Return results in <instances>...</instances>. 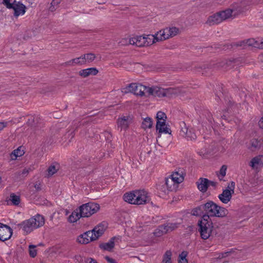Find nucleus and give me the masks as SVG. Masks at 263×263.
Instances as JSON below:
<instances>
[{"label": "nucleus", "instance_id": "nucleus-50", "mask_svg": "<svg viewBox=\"0 0 263 263\" xmlns=\"http://www.w3.org/2000/svg\"><path fill=\"white\" fill-rule=\"evenodd\" d=\"M231 109L232 110H233V109H234V108H235L236 105H234L233 103H231Z\"/></svg>", "mask_w": 263, "mask_h": 263}, {"label": "nucleus", "instance_id": "nucleus-38", "mask_svg": "<svg viewBox=\"0 0 263 263\" xmlns=\"http://www.w3.org/2000/svg\"><path fill=\"white\" fill-rule=\"evenodd\" d=\"M156 119L157 121H166V116L164 112L159 111L157 114Z\"/></svg>", "mask_w": 263, "mask_h": 263}, {"label": "nucleus", "instance_id": "nucleus-5", "mask_svg": "<svg viewBox=\"0 0 263 263\" xmlns=\"http://www.w3.org/2000/svg\"><path fill=\"white\" fill-rule=\"evenodd\" d=\"M146 87L139 83H132L128 86L122 88L121 91L123 93H133L136 96H144L147 95V89Z\"/></svg>", "mask_w": 263, "mask_h": 263}, {"label": "nucleus", "instance_id": "nucleus-36", "mask_svg": "<svg viewBox=\"0 0 263 263\" xmlns=\"http://www.w3.org/2000/svg\"><path fill=\"white\" fill-rule=\"evenodd\" d=\"M227 170V166L226 165H223L220 168L219 173L217 174L218 177L219 179V180H223V178L226 175Z\"/></svg>", "mask_w": 263, "mask_h": 263}, {"label": "nucleus", "instance_id": "nucleus-49", "mask_svg": "<svg viewBox=\"0 0 263 263\" xmlns=\"http://www.w3.org/2000/svg\"><path fill=\"white\" fill-rule=\"evenodd\" d=\"M231 254H232V253L231 252H224V253L221 254V257L222 258L226 257L227 256H228L229 255H231Z\"/></svg>", "mask_w": 263, "mask_h": 263}, {"label": "nucleus", "instance_id": "nucleus-18", "mask_svg": "<svg viewBox=\"0 0 263 263\" xmlns=\"http://www.w3.org/2000/svg\"><path fill=\"white\" fill-rule=\"evenodd\" d=\"M131 121L132 118L130 116H122L119 118L117 121L118 128L121 130L126 129Z\"/></svg>", "mask_w": 263, "mask_h": 263}, {"label": "nucleus", "instance_id": "nucleus-11", "mask_svg": "<svg viewBox=\"0 0 263 263\" xmlns=\"http://www.w3.org/2000/svg\"><path fill=\"white\" fill-rule=\"evenodd\" d=\"M177 227V226L176 223H172L162 225L155 230L154 234L156 237H160L170 231H173Z\"/></svg>", "mask_w": 263, "mask_h": 263}, {"label": "nucleus", "instance_id": "nucleus-46", "mask_svg": "<svg viewBox=\"0 0 263 263\" xmlns=\"http://www.w3.org/2000/svg\"><path fill=\"white\" fill-rule=\"evenodd\" d=\"M85 263H97V261L91 258L87 259L85 260Z\"/></svg>", "mask_w": 263, "mask_h": 263}, {"label": "nucleus", "instance_id": "nucleus-21", "mask_svg": "<svg viewBox=\"0 0 263 263\" xmlns=\"http://www.w3.org/2000/svg\"><path fill=\"white\" fill-rule=\"evenodd\" d=\"M246 44L249 46L263 48V38L250 39L246 41Z\"/></svg>", "mask_w": 263, "mask_h": 263}, {"label": "nucleus", "instance_id": "nucleus-43", "mask_svg": "<svg viewBox=\"0 0 263 263\" xmlns=\"http://www.w3.org/2000/svg\"><path fill=\"white\" fill-rule=\"evenodd\" d=\"M192 215L194 216H199L202 213V209L201 206H198L194 209L192 211Z\"/></svg>", "mask_w": 263, "mask_h": 263}, {"label": "nucleus", "instance_id": "nucleus-52", "mask_svg": "<svg viewBox=\"0 0 263 263\" xmlns=\"http://www.w3.org/2000/svg\"><path fill=\"white\" fill-rule=\"evenodd\" d=\"M27 173H28V171L26 170V169H25V170H23V171L22 174H26Z\"/></svg>", "mask_w": 263, "mask_h": 263}, {"label": "nucleus", "instance_id": "nucleus-32", "mask_svg": "<svg viewBox=\"0 0 263 263\" xmlns=\"http://www.w3.org/2000/svg\"><path fill=\"white\" fill-rule=\"evenodd\" d=\"M59 165L58 164H52L49 166L47 170V176L48 177L52 176L53 175L55 174L59 170Z\"/></svg>", "mask_w": 263, "mask_h": 263}, {"label": "nucleus", "instance_id": "nucleus-22", "mask_svg": "<svg viewBox=\"0 0 263 263\" xmlns=\"http://www.w3.org/2000/svg\"><path fill=\"white\" fill-rule=\"evenodd\" d=\"M198 190L204 193L207 191L209 185V180L206 178H200L196 182Z\"/></svg>", "mask_w": 263, "mask_h": 263}, {"label": "nucleus", "instance_id": "nucleus-10", "mask_svg": "<svg viewBox=\"0 0 263 263\" xmlns=\"http://www.w3.org/2000/svg\"><path fill=\"white\" fill-rule=\"evenodd\" d=\"M144 36H137L129 39H123L121 42L122 45L130 44L138 47H143L145 45Z\"/></svg>", "mask_w": 263, "mask_h": 263}, {"label": "nucleus", "instance_id": "nucleus-24", "mask_svg": "<svg viewBox=\"0 0 263 263\" xmlns=\"http://www.w3.org/2000/svg\"><path fill=\"white\" fill-rule=\"evenodd\" d=\"M221 22L222 20L219 12L210 16L207 20V23L210 25L219 24Z\"/></svg>", "mask_w": 263, "mask_h": 263}, {"label": "nucleus", "instance_id": "nucleus-6", "mask_svg": "<svg viewBox=\"0 0 263 263\" xmlns=\"http://www.w3.org/2000/svg\"><path fill=\"white\" fill-rule=\"evenodd\" d=\"M147 95H152L155 97H163L165 96H171L173 95L177 94L176 90L173 88H163L161 87L154 86L149 87L147 89Z\"/></svg>", "mask_w": 263, "mask_h": 263}, {"label": "nucleus", "instance_id": "nucleus-3", "mask_svg": "<svg viewBox=\"0 0 263 263\" xmlns=\"http://www.w3.org/2000/svg\"><path fill=\"white\" fill-rule=\"evenodd\" d=\"M204 210L206 214L203 216L222 218L228 214V210L223 207L220 206L214 202L210 201L203 205Z\"/></svg>", "mask_w": 263, "mask_h": 263}, {"label": "nucleus", "instance_id": "nucleus-53", "mask_svg": "<svg viewBox=\"0 0 263 263\" xmlns=\"http://www.w3.org/2000/svg\"><path fill=\"white\" fill-rule=\"evenodd\" d=\"M2 178L1 176H0V183L2 182Z\"/></svg>", "mask_w": 263, "mask_h": 263}, {"label": "nucleus", "instance_id": "nucleus-45", "mask_svg": "<svg viewBox=\"0 0 263 263\" xmlns=\"http://www.w3.org/2000/svg\"><path fill=\"white\" fill-rule=\"evenodd\" d=\"M105 259H106V260L108 262H109L110 263H117L115 259H114L113 258H110L108 256H106Z\"/></svg>", "mask_w": 263, "mask_h": 263}, {"label": "nucleus", "instance_id": "nucleus-37", "mask_svg": "<svg viewBox=\"0 0 263 263\" xmlns=\"http://www.w3.org/2000/svg\"><path fill=\"white\" fill-rule=\"evenodd\" d=\"M165 184L168 191L172 190L176 185L174 184L173 181L171 180V178L170 177L165 179Z\"/></svg>", "mask_w": 263, "mask_h": 263}, {"label": "nucleus", "instance_id": "nucleus-19", "mask_svg": "<svg viewBox=\"0 0 263 263\" xmlns=\"http://www.w3.org/2000/svg\"><path fill=\"white\" fill-rule=\"evenodd\" d=\"M180 135L185 137L188 140H195L196 135L192 128H188L186 127H182L180 130Z\"/></svg>", "mask_w": 263, "mask_h": 263}, {"label": "nucleus", "instance_id": "nucleus-29", "mask_svg": "<svg viewBox=\"0 0 263 263\" xmlns=\"http://www.w3.org/2000/svg\"><path fill=\"white\" fill-rule=\"evenodd\" d=\"M153 124V122L152 119L151 118L147 117L143 119L142 122L141 127L142 128L146 130L147 129L151 128L152 127Z\"/></svg>", "mask_w": 263, "mask_h": 263}, {"label": "nucleus", "instance_id": "nucleus-16", "mask_svg": "<svg viewBox=\"0 0 263 263\" xmlns=\"http://www.w3.org/2000/svg\"><path fill=\"white\" fill-rule=\"evenodd\" d=\"M106 228V226L104 223H100L96 226L90 232H92L91 234L93 238L95 240H97L101 236L103 235Z\"/></svg>", "mask_w": 263, "mask_h": 263}, {"label": "nucleus", "instance_id": "nucleus-51", "mask_svg": "<svg viewBox=\"0 0 263 263\" xmlns=\"http://www.w3.org/2000/svg\"><path fill=\"white\" fill-rule=\"evenodd\" d=\"M211 184L213 186H215L216 185V183L214 182L213 181H209V185Z\"/></svg>", "mask_w": 263, "mask_h": 263}, {"label": "nucleus", "instance_id": "nucleus-12", "mask_svg": "<svg viewBox=\"0 0 263 263\" xmlns=\"http://www.w3.org/2000/svg\"><path fill=\"white\" fill-rule=\"evenodd\" d=\"M12 229L4 224L0 223V240L5 241L9 239L12 235Z\"/></svg>", "mask_w": 263, "mask_h": 263}, {"label": "nucleus", "instance_id": "nucleus-40", "mask_svg": "<svg viewBox=\"0 0 263 263\" xmlns=\"http://www.w3.org/2000/svg\"><path fill=\"white\" fill-rule=\"evenodd\" d=\"M261 143L260 140L257 139H253L251 141V147L257 148L260 147Z\"/></svg>", "mask_w": 263, "mask_h": 263}, {"label": "nucleus", "instance_id": "nucleus-15", "mask_svg": "<svg viewBox=\"0 0 263 263\" xmlns=\"http://www.w3.org/2000/svg\"><path fill=\"white\" fill-rule=\"evenodd\" d=\"M249 165L253 170L258 171L263 166V156L254 157L251 160Z\"/></svg>", "mask_w": 263, "mask_h": 263}, {"label": "nucleus", "instance_id": "nucleus-17", "mask_svg": "<svg viewBox=\"0 0 263 263\" xmlns=\"http://www.w3.org/2000/svg\"><path fill=\"white\" fill-rule=\"evenodd\" d=\"M11 9L14 11V15L17 17L20 15H23L25 13L26 7L20 2H16L13 3Z\"/></svg>", "mask_w": 263, "mask_h": 263}, {"label": "nucleus", "instance_id": "nucleus-26", "mask_svg": "<svg viewBox=\"0 0 263 263\" xmlns=\"http://www.w3.org/2000/svg\"><path fill=\"white\" fill-rule=\"evenodd\" d=\"M82 215L80 212H79V209H77L73 211L71 215L68 217V221L71 223L75 222L78 220Z\"/></svg>", "mask_w": 263, "mask_h": 263}, {"label": "nucleus", "instance_id": "nucleus-1", "mask_svg": "<svg viewBox=\"0 0 263 263\" xmlns=\"http://www.w3.org/2000/svg\"><path fill=\"white\" fill-rule=\"evenodd\" d=\"M123 199L126 202L135 205L145 204L150 200L147 192L143 190L126 193L123 196Z\"/></svg>", "mask_w": 263, "mask_h": 263}, {"label": "nucleus", "instance_id": "nucleus-14", "mask_svg": "<svg viewBox=\"0 0 263 263\" xmlns=\"http://www.w3.org/2000/svg\"><path fill=\"white\" fill-rule=\"evenodd\" d=\"M185 173L182 169H178L177 171L174 172L170 176L171 180L173 181L174 184H178L181 183L184 178Z\"/></svg>", "mask_w": 263, "mask_h": 263}, {"label": "nucleus", "instance_id": "nucleus-23", "mask_svg": "<svg viewBox=\"0 0 263 263\" xmlns=\"http://www.w3.org/2000/svg\"><path fill=\"white\" fill-rule=\"evenodd\" d=\"M98 73V70L96 68H88L80 70L79 72L80 76L86 78L89 76H95Z\"/></svg>", "mask_w": 263, "mask_h": 263}, {"label": "nucleus", "instance_id": "nucleus-2", "mask_svg": "<svg viewBox=\"0 0 263 263\" xmlns=\"http://www.w3.org/2000/svg\"><path fill=\"white\" fill-rule=\"evenodd\" d=\"M45 223L44 218L40 215H36L19 224L24 233L28 234L33 230L43 226Z\"/></svg>", "mask_w": 263, "mask_h": 263}, {"label": "nucleus", "instance_id": "nucleus-8", "mask_svg": "<svg viewBox=\"0 0 263 263\" xmlns=\"http://www.w3.org/2000/svg\"><path fill=\"white\" fill-rule=\"evenodd\" d=\"M79 209L82 217H88L99 210L100 205L96 203L89 202L82 205Z\"/></svg>", "mask_w": 263, "mask_h": 263}, {"label": "nucleus", "instance_id": "nucleus-13", "mask_svg": "<svg viewBox=\"0 0 263 263\" xmlns=\"http://www.w3.org/2000/svg\"><path fill=\"white\" fill-rule=\"evenodd\" d=\"M90 231H88L79 235L77 239V242L80 244L85 245L95 241Z\"/></svg>", "mask_w": 263, "mask_h": 263}, {"label": "nucleus", "instance_id": "nucleus-39", "mask_svg": "<svg viewBox=\"0 0 263 263\" xmlns=\"http://www.w3.org/2000/svg\"><path fill=\"white\" fill-rule=\"evenodd\" d=\"M187 253L185 251L182 252L179 256V263H188V261L186 258Z\"/></svg>", "mask_w": 263, "mask_h": 263}, {"label": "nucleus", "instance_id": "nucleus-47", "mask_svg": "<svg viewBox=\"0 0 263 263\" xmlns=\"http://www.w3.org/2000/svg\"><path fill=\"white\" fill-rule=\"evenodd\" d=\"M258 125L259 127L263 130V115L258 122Z\"/></svg>", "mask_w": 263, "mask_h": 263}, {"label": "nucleus", "instance_id": "nucleus-44", "mask_svg": "<svg viewBox=\"0 0 263 263\" xmlns=\"http://www.w3.org/2000/svg\"><path fill=\"white\" fill-rule=\"evenodd\" d=\"M60 3V0H52L51 3V6L50 9L51 11L55 10V7H57Z\"/></svg>", "mask_w": 263, "mask_h": 263}, {"label": "nucleus", "instance_id": "nucleus-28", "mask_svg": "<svg viewBox=\"0 0 263 263\" xmlns=\"http://www.w3.org/2000/svg\"><path fill=\"white\" fill-rule=\"evenodd\" d=\"M25 152L23 148L20 146L17 149L14 150L10 154V157L12 160H16L17 157L22 156Z\"/></svg>", "mask_w": 263, "mask_h": 263}, {"label": "nucleus", "instance_id": "nucleus-48", "mask_svg": "<svg viewBox=\"0 0 263 263\" xmlns=\"http://www.w3.org/2000/svg\"><path fill=\"white\" fill-rule=\"evenodd\" d=\"M7 123L6 122H0V130L4 129L6 126Z\"/></svg>", "mask_w": 263, "mask_h": 263}, {"label": "nucleus", "instance_id": "nucleus-31", "mask_svg": "<svg viewBox=\"0 0 263 263\" xmlns=\"http://www.w3.org/2000/svg\"><path fill=\"white\" fill-rule=\"evenodd\" d=\"M9 201L13 205H18L21 202L20 196L14 193H11L10 195Z\"/></svg>", "mask_w": 263, "mask_h": 263}, {"label": "nucleus", "instance_id": "nucleus-4", "mask_svg": "<svg viewBox=\"0 0 263 263\" xmlns=\"http://www.w3.org/2000/svg\"><path fill=\"white\" fill-rule=\"evenodd\" d=\"M199 232L203 239H208L213 230V224L208 216H203L198 222Z\"/></svg>", "mask_w": 263, "mask_h": 263}, {"label": "nucleus", "instance_id": "nucleus-9", "mask_svg": "<svg viewBox=\"0 0 263 263\" xmlns=\"http://www.w3.org/2000/svg\"><path fill=\"white\" fill-rule=\"evenodd\" d=\"M235 187V183L231 181L228 185L227 187L223 190L222 193L219 195V200L223 203H228L231 199L232 195L234 193Z\"/></svg>", "mask_w": 263, "mask_h": 263}, {"label": "nucleus", "instance_id": "nucleus-33", "mask_svg": "<svg viewBox=\"0 0 263 263\" xmlns=\"http://www.w3.org/2000/svg\"><path fill=\"white\" fill-rule=\"evenodd\" d=\"M85 64V63H84V58H83V55L80 57L73 59L70 60L69 61L67 62V65H70V66H73V65H75L76 64Z\"/></svg>", "mask_w": 263, "mask_h": 263}, {"label": "nucleus", "instance_id": "nucleus-20", "mask_svg": "<svg viewBox=\"0 0 263 263\" xmlns=\"http://www.w3.org/2000/svg\"><path fill=\"white\" fill-rule=\"evenodd\" d=\"M156 127L160 134H171V129L166 124V121H157Z\"/></svg>", "mask_w": 263, "mask_h": 263}, {"label": "nucleus", "instance_id": "nucleus-27", "mask_svg": "<svg viewBox=\"0 0 263 263\" xmlns=\"http://www.w3.org/2000/svg\"><path fill=\"white\" fill-rule=\"evenodd\" d=\"M114 239L112 238L108 242L101 244L100 247L104 250L110 251L115 246Z\"/></svg>", "mask_w": 263, "mask_h": 263}, {"label": "nucleus", "instance_id": "nucleus-41", "mask_svg": "<svg viewBox=\"0 0 263 263\" xmlns=\"http://www.w3.org/2000/svg\"><path fill=\"white\" fill-rule=\"evenodd\" d=\"M16 0H3V4H4L7 8L11 9L13 3L16 2Z\"/></svg>", "mask_w": 263, "mask_h": 263}, {"label": "nucleus", "instance_id": "nucleus-30", "mask_svg": "<svg viewBox=\"0 0 263 263\" xmlns=\"http://www.w3.org/2000/svg\"><path fill=\"white\" fill-rule=\"evenodd\" d=\"M145 46H148L157 42L155 34H148L144 35Z\"/></svg>", "mask_w": 263, "mask_h": 263}, {"label": "nucleus", "instance_id": "nucleus-35", "mask_svg": "<svg viewBox=\"0 0 263 263\" xmlns=\"http://www.w3.org/2000/svg\"><path fill=\"white\" fill-rule=\"evenodd\" d=\"M84 61V63H90L92 62L96 58V56L93 53H87L83 55Z\"/></svg>", "mask_w": 263, "mask_h": 263}, {"label": "nucleus", "instance_id": "nucleus-25", "mask_svg": "<svg viewBox=\"0 0 263 263\" xmlns=\"http://www.w3.org/2000/svg\"><path fill=\"white\" fill-rule=\"evenodd\" d=\"M222 21L226 20L236 14L235 10L231 9H227L219 12Z\"/></svg>", "mask_w": 263, "mask_h": 263}, {"label": "nucleus", "instance_id": "nucleus-42", "mask_svg": "<svg viewBox=\"0 0 263 263\" xmlns=\"http://www.w3.org/2000/svg\"><path fill=\"white\" fill-rule=\"evenodd\" d=\"M35 248V246H29V254L32 257H34L36 255V251Z\"/></svg>", "mask_w": 263, "mask_h": 263}, {"label": "nucleus", "instance_id": "nucleus-7", "mask_svg": "<svg viewBox=\"0 0 263 263\" xmlns=\"http://www.w3.org/2000/svg\"><path fill=\"white\" fill-rule=\"evenodd\" d=\"M179 32L178 28L175 27H167L160 30L155 34L156 41H162L177 35Z\"/></svg>", "mask_w": 263, "mask_h": 263}, {"label": "nucleus", "instance_id": "nucleus-34", "mask_svg": "<svg viewBox=\"0 0 263 263\" xmlns=\"http://www.w3.org/2000/svg\"><path fill=\"white\" fill-rule=\"evenodd\" d=\"M172 252L171 251H167L163 256L162 263H172Z\"/></svg>", "mask_w": 263, "mask_h": 263}]
</instances>
